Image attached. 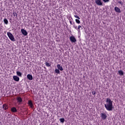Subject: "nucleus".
<instances>
[{"label": "nucleus", "instance_id": "nucleus-24", "mask_svg": "<svg viewBox=\"0 0 125 125\" xmlns=\"http://www.w3.org/2000/svg\"><path fill=\"white\" fill-rule=\"evenodd\" d=\"M74 17L75 18H77V19H78L79 20H80V19H81V18H80V17H79V16L78 15H74Z\"/></svg>", "mask_w": 125, "mask_h": 125}, {"label": "nucleus", "instance_id": "nucleus-17", "mask_svg": "<svg viewBox=\"0 0 125 125\" xmlns=\"http://www.w3.org/2000/svg\"><path fill=\"white\" fill-rule=\"evenodd\" d=\"M118 73L120 76H124V71L123 70L118 71Z\"/></svg>", "mask_w": 125, "mask_h": 125}, {"label": "nucleus", "instance_id": "nucleus-3", "mask_svg": "<svg viewBox=\"0 0 125 125\" xmlns=\"http://www.w3.org/2000/svg\"><path fill=\"white\" fill-rule=\"evenodd\" d=\"M69 40L71 42H77V39H76V38L73 35L70 37Z\"/></svg>", "mask_w": 125, "mask_h": 125}, {"label": "nucleus", "instance_id": "nucleus-16", "mask_svg": "<svg viewBox=\"0 0 125 125\" xmlns=\"http://www.w3.org/2000/svg\"><path fill=\"white\" fill-rule=\"evenodd\" d=\"M3 22L6 25H7V24H8V21L7 20V19H6V18L3 19Z\"/></svg>", "mask_w": 125, "mask_h": 125}, {"label": "nucleus", "instance_id": "nucleus-23", "mask_svg": "<svg viewBox=\"0 0 125 125\" xmlns=\"http://www.w3.org/2000/svg\"><path fill=\"white\" fill-rule=\"evenodd\" d=\"M76 22L77 23V24H80L81 23V21L79 20V19H76L75 20Z\"/></svg>", "mask_w": 125, "mask_h": 125}, {"label": "nucleus", "instance_id": "nucleus-4", "mask_svg": "<svg viewBox=\"0 0 125 125\" xmlns=\"http://www.w3.org/2000/svg\"><path fill=\"white\" fill-rule=\"evenodd\" d=\"M17 103H19V105H21V104H22V102L23 101V100L22 99V98H21V97H18L17 98Z\"/></svg>", "mask_w": 125, "mask_h": 125}, {"label": "nucleus", "instance_id": "nucleus-28", "mask_svg": "<svg viewBox=\"0 0 125 125\" xmlns=\"http://www.w3.org/2000/svg\"><path fill=\"white\" fill-rule=\"evenodd\" d=\"M73 27H74L75 29H76V30H78V27H77V26L74 25V26H73Z\"/></svg>", "mask_w": 125, "mask_h": 125}, {"label": "nucleus", "instance_id": "nucleus-18", "mask_svg": "<svg viewBox=\"0 0 125 125\" xmlns=\"http://www.w3.org/2000/svg\"><path fill=\"white\" fill-rule=\"evenodd\" d=\"M13 15L14 16V17H16V18H17L18 15L17 14V13H16V12H14L13 13Z\"/></svg>", "mask_w": 125, "mask_h": 125}, {"label": "nucleus", "instance_id": "nucleus-15", "mask_svg": "<svg viewBox=\"0 0 125 125\" xmlns=\"http://www.w3.org/2000/svg\"><path fill=\"white\" fill-rule=\"evenodd\" d=\"M16 74L19 77H22V73L20 72L19 71H17Z\"/></svg>", "mask_w": 125, "mask_h": 125}, {"label": "nucleus", "instance_id": "nucleus-21", "mask_svg": "<svg viewBox=\"0 0 125 125\" xmlns=\"http://www.w3.org/2000/svg\"><path fill=\"white\" fill-rule=\"evenodd\" d=\"M81 28L82 30H83V28H82V26L79 25L78 28V32H80L81 31Z\"/></svg>", "mask_w": 125, "mask_h": 125}, {"label": "nucleus", "instance_id": "nucleus-19", "mask_svg": "<svg viewBox=\"0 0 125 125\" xmlns=\"http://www.w3.org/2000/svg\"><path fill=\"white\" fill-rule=\"evenodd\" d=\"M45 65L46 66V67H50L51 66V64H50L47 62H46L45 63Z\"/></svg>", "mask_w": 125, "mask_h": 125}, {"label": "nucleus", "instance_id": "nucleus-27", "mask_svg": "<svg viewBox=\"0 0 125 125\" xmlns=\"http://www.w3.org/2000/svg\"><path fill=\"white\" fill-rule=\"evenodd\" d=\"M118 3H120V4H121V5H123V3L121 0L118 1Z\"/></svg>", "mask_w": 125, "mask_h": 125}, {"label": "nucleus", "instance_id": "nucleus-14", "mask_svg": "<svg viewBox=\"0 0 125 125\" xmlns=\"http://www.w3.org/2000/svg\"><path fill=\"white\" fill-rule=\"evenodd\" d=\"M2 108L4 109V110H7V109H8V106L7 105H6V104H4L2 105Z\"/></svg>", "mask_w": 125, "mask_h": 125}, {"label": "nucleus", "instance_id": "nucleus-1", "mask_svg": "<svg viewBox=\"0 0 125 125\" xmlns=\"http://www.w3.org/2000/svg\"><path fill=\"white\" fill-rule=\"evenodd\" d=\"M104 107L107 111H113V102L109 98H106Z\"/></svg>", "mask_w": 125, "mask_h": 125}, {"label": "nucleus", "instance_id": "nucleus-7", "mask_svg": "<svg viewBox=\"0 0 125 125\" xmlns=\"http://www.w3.org/2000/svg\"><path fill=\"white\" fill-rule=\"evenodd\" d=\"M13 79L15 82H19L20 80V78L18 76L15 75L13 76Z\"/></svg>", "mask_w": 125, "mask_h": 125}, {"label": "nucleus", "instance_id": "nucleus-12", "mask_svg": "<svg viewBox=\"0 0 125 125\" xmlns=\"http://www.w3.org/2000/svg\"><path fill=\"white\" fill-rule=\"evenodd\" d=\"M28 104L29 105V106H30V108H33V102H32V101L29 100L28 102Z\"/></svg>", "mask_w": 125, "mask_h": 125}, {"label": "nucleus", "instance_id": "nucleus-11", "mask_svg": "<svg viewBox=\"0 0 125 125\" xmlns=\"http://www.w3.org/2000/svg\"><path fill=\"white\" fill-rule=\"evenodd\" d=\"M11 111L12 112V113H16L17 109L15 107H13L11 108Z\"/></svg>", "mask_w": 125, "mask_h": 125}, {"label": "nucleus", "instance_id": "nucleus-26", "mask_svg": "<svg viewBox=\"0 0 125 125\" xmlns=\"http://www.w3.org/2000/svg\"><path fill=\"white\" fill-rule=\"evenodd\" d=\"M92 94H93V95H95V94H96V92H95V91H92Z\"/></svg>", "mask_w": 125, "mask_h": 125}, {"label": "nucleus", "instance_id": "nucleus-9", "mask_svg": "<svg viewBox=\"0 0 125 125\" xmlns=\"http://www.w3.org/2000/svg\"><path fill=\"white\" fill-rule=\"evenodd\" d=\"M27 78L28 80H29V81H32L33 80V75L31 74H28L27 75Z\"/></svg>", "mask_w": 125, "mask_h": 125}, {"label": "nucleus", "instance_id": "nucleus-22", "mask_svg": "<svg viewBox=\"0 0 125 125\" xmlns=\"http://www.w3.org/2000/svg\"><path fill=\"white\" fill-rule=\"evenodd\" d=\"M55 71L57 74H60V71L59 69H56Z\"/></svg>", "mask_w": 125, "mask_h": 125}, {"label": "nucleus", "instance_id": "nucleus-2", "mask_svg": "<svg viewBox=\"0 0 125 125\" xmlns=\"http://www.w3.org/2000/svg\"><path fill=\"white\" fill-rule=\"evenodd\" d=\"M7 35L12 42H16V39L14 38V36L11 32H7Z\"/></svg>", "mask_w": 125, "mask_h": 125}, {"label": "nucleus", "instance_id": "nucleus-6", "mask_svg": "<svg viewBox=\"0 0 125 125\" xmlns=\"http://www.w3.org/2000/svg\"><path fill=\"white\" fill-rule=\"evenodd\" d=\"M21 32L23 36H27L28 35V32H27V31L25 30L24 29H21Z\"/></svg>", "mask_w": 125, "mask_h": 125}, {"label": "nucleus", "instance_id": "nucleus-25", "mask_svg": "<svg viewBox=\"0 0 125 125\" xmlns=\"http://www.w3.org/2000/svg\"><path fill=\"white\" fill-rule=\"evenodd\" d=\"M104 2H109L110 1V0H103Z\"/></svg>", "mask_w": 125, "mask_h": 125}, {"label": "nucleus", "instance_id": "nucleus-5", "mask_svg": "<svg viewBox=\"0 0 125 125\" xmlns=\"http://www.w3.org/2000/svg\"><path fill=\"white\" fill-rule=\"evenodd\" d=\"M101 118L102 120H106L107 119V115L105 113H101Z\"/></svg>", "mask_w": 125, "mask_h": 125}, {"label": "nucleus", "instance_id": "nucleus-20", "mask_svg": "<svg viewBox=\"0 0 125 125\" xmlns=\"http://www.w3.org/2000/svg\"><path fill=\"white\" fill-rule=\"evenodd\" d=\"M60 121L61 123H62V124L65 122V119L64 118H61L60 119Z\"/></svg>", "mask_w": 125, "mask_h": 125}, {"label": "nucleus", "instance_id": "nucleus-29", "mask_svg": "<svg viewBox=\"0 0 125 125\" xmlns=\"http://www.w3.org/2000/svg\"><path fill=\"white\" fill-rule=\"evenodd\" d=\"M69 22L70 23V25H73V24L72 23V21H69Z\"/></svg>", "mask_w": 125, "mask_h": 125}, {"label": "nucleus", "instance_id": "nucleus-13", "mask_svg": "<svg viewBox=\"0 0 125 125\" xmlns=\"http://www.w3.org/2000/svg\"><path fill=\"white\" fill-rule=\"evenodd\" d=\"M57 67L59 70H60V71H63V67L60 65V64H57Z\"/></svg>", "mask_w": 125, "mask_h": 125}, {"label": "nucleus", "instance_id": "nucleus-10", "mask_svg": "<svg viewBox=\"0 0 125 125\" xmlns=\"http://www.w3.org/2000/svg\"><path fill=\"white\" fill-rule=\"evenodd\" d=\"M114 10H115V11H116V12H118V13H121V9H120L119 7L117 6L115 7Z\"/></svg>", "mask_w": 125, "mask_h": 125}, {"label": "nucleus", "instance_id": "nucleus-8", "mask_svg": "<svg viewBox=\"0 0 125 125\" xmlns=\"http://www.w3.org/2000/svg\"><path fill=\"white\" fill-rule=\"evenodd\" d=\"M95 3L97 5H103V3L101 1V0H96Z\"/></svg>", "mask_w": 125, "mask_h": 125}]
</instances>
